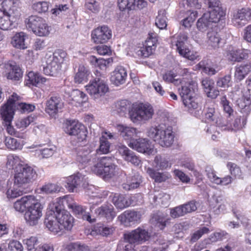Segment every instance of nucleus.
Returning <instances> with one entry per match:
<instances>
[{"label": "nucleus", "instance_id": "38", "mask_svg": "<svg viewBox=\"0 0 251 251\" xmlns=\"http://www.w3.org/2000/svg\"><path fill=\"white\" fill-rule=\"evenodd\" d=\"M251 71L250 64H241L235 68L234 73L235 79L236 81H240Z\"/></svg>", "mask_w": 251, "mask_h": 251}, {"label": "nucleus", "instance_id": "6", "mask_svg": "<svg viewBox=\"0 0 251 251\" xmlns=\"http://www.w3.org/2000/svg\"><path fill=\"white\" fill-rule=\"evenodd\" d=\"M66 53L62 50L55 51L46 60V66L43 67V73L46 75H56L61 69V64L63 63Z\"/></svg>", "mask_w": 251, "mask_h": 251}, {"label": "nucleus", "instance_id": "52", "mask_svg": "<svg viewBox=\"0 0 251 251\" xmlns=\"http://www.w3.org/2000/svg\"><path fill=\"white\" fill-rule=\"evenodd\" d=\"M154 162L155 167L158 169L164 170L171 167V163H169L168 159L160 155L155 156Z\"/></svg>", "mask_w": 251, "mask_h": 251}, {"label": "nucleus", "instance_id": "28", "mask_svg": "<svg viewBox=\"0 0 251 251\" xmlns=\"http://www.w3.org/2000/svg\"><path fill=\"white\" fill-rule=\"evenodd\" d=\"M204 3L210 9L207 13L212 16H216L220 18L225 14L222 7V4L219 0H204Z\"/></svg>", "mask_w": 251, "mask_h": 251}, {"label": "nucleus", "instance_id": "33", "mask_svg": "<svg viewBox=\"0 0 251 251\" xmlns=\"http://www.w3.org/2000/svg\"><path fill=\"white\" fill-rule=\"evenodd\" d=\"M112 201L114 205L119 209H124L132 204L131 200L124 195L118 193L111 194Z\"/></svg>", "mask_w": 251, "mask_h": 251}, {"label": "nucleus", "instance_id": "40", "mask_svg": "<svg viewBox=\"0 0 251 251\" xmlns=\"http://www.w3.org/2000/svg\"><path fill=\"white\" fill-rule=\"evenodd\" d=\"M147 173L151 178L154 180L155 182L157 183L164 182L170 177V175L168 173L158 172L151 168L147 169Z\"/></svg>", "mask_w": 251, "mask_h": 251}, {"label": "nucleus", "instance_id": "8", "mask_svg": "<svg viewBox=\"0 0 251 251\" xmlns=\"http://www.w3.org/2000/svg\"><path fill=\"white\" fill-rule=\"evenodd\" d=\"M26 26L39 36H46L49 34V26L46 21L36 15H32L26 20Z\"/></svg>", "mask_w": 251, "mask_h": 251}, {"label": "nucleus", "instance_id": "22", "mask_svg": "<svg viewBox=\"0 0 251 251\" xmlns=\"http://www.w3.org/2000/svg\"><path fill=\"white\" fill-rule=\"evenodd\" d=\"M250 21H251V8L249 7L238 9L233 15L234 24H237L240 26H244Z\"/></svg>", "mask_w": 251, "mask_h": 251}, {"label": "nucleus", "instance_id": "49", "mask_svg": "<svg viewBox=\"0 0 251 251\" xmlns=\"http://www.w3.org/2000/svg\"><path fill=\"white\" fill-rule=\"evenodd\" d=\"M208 43L213 48L219 47L221 38L219 34L214 30L209 31L207 34Z\"/></svg>", "mask_w": 251, "mask_h": 251}, {"label": "nucleus", "instance_id": "25", "mask_svg": "<svg viewBox=\"0 0 251 251\" xmlns=\"http://www.w3.org/2000/svg\"><path fill=\"white\" fill-rule=\"evenodd\" d=\"M178 90L183 102L189 99L196 96L198 89L196 84L192 81L185 85L182 86Z\"/></svg>", "mask_w": 251, "mask_h": 251}, {"label": "nucleus", "instance_id": "50", "mask_svg": "<svg viewBox=\"0 0 251 251\" xmlns=\"http://www.w3.org/2000/svg\"><path fill=\"white\" fill-rule=\"evenodd\" d=\"M205 118L210 121L215 123L218 120H222V118L219 117V114L216 112L215 108L213 105L208 107L206 109V112L205 113Z\"/></svg>", "mask_w": 251, "mask_h": 251}, {"label": "nucleus", "instance_id": "21", "mask_svg": "<svg viewBox=\"0 0 251 251\" xmlns=\"http://www.w3.org/2000/svg\"><path fill=\"white\" fill-rule=\"evenodd\" d=\"M128 146L132 149L141 153L148 154L151 153L152 148L150 141L146 138L135 139L133 142H129Z\"/></svg>", "mask_w": 251, "mask_h": 251}, {"label": "nucleus", "instance_id": "35", "mask_svg": "<svg viewBox=\"0 0 251 251\" xmlns=\"http://www.w3.org/2000/svg\"><path fill=\"white\" fill-rule=\"evenodd\" d=\"M198 68L201 70L202 72L208 75H215L218 72L219 69L217 65H214L208 59H203L197 65Z\"/></svg>", "mask_w": 251, "mask_h": 251}, {"label": "nucleus", "instance_id": "13", "mask_svg": "<svg viewBox=\"0 0 251 251\" xmlns=\"http://www.w3.org/2000/svg\"><path fill=\"white\" fill-rule=\"evenodd\" d=\"M76 159L81 164H95L99 157L87 146H78L75 149Z\"/></svg>", "mask_w": 251, "mask_h": 251}, {"label": "nucleus", "instance_id": "1", "mask_svg": "<svg viewBox=\"0 0 251 251\" xmlns=\"http://www.w3.org/2000/svg\"><path fill=\"white\" fill-rule=\"evenodd\" d=\"M115 161L113 157H99L96 163L93 164L91 170L94 173L101 176L104 179H109L118 174L119 168L115 164Z\"/></svg>", "mask_w": 251, "mask_h": 251}, {"label": "nucleus", "instance_id": "34", "mask_svg": "<svg viewBox=\"0 0 251 251\" xmlns=\"http://www.w3.org/2000/svg\"><path fill=\"white\" fill-rule=\"evenodd\" d=\"M58 222L61 230H71L73 226L74 218L67 212H64L57 215Z\"/></svg>", "mask_w": 251, "mask_h": 251}, {"label": "nucleus", "instance_id": "60", "mask_svg": "<svg viewBox=\"0 0 251 251\" xmlns=\"http://www.w3.org/2000/svg\"><path fill=\"white\" fill-rule=\"evenodd\" d=\"M32 9L39 13H46L48 11L49 3L47 1H39L34 3Z\"/></svg>", "mask_w": 251, "mask_h": 251}, {"label": "nucleus", "instance_id": "43", "mask_svg": "<svg viewBox=\"0 0 251 251\" xmlns=\"http://www.w3.org/2000/svg\"><path fill=\"white\" fill-rule=\"evenodd\" d=\"M1 9H0L4 14H11L17 16L18 12L17 8L14 5V0H4L1 3Z\"/></svg>", "mask_w": 251, "mask_h": 251}, {"label": "nucleus", "instance_id": "17", "mask_svg": "<svg viewBox=\"0 0 251 251\" xmlns=\"http://www.w3.org/2000/svg\"><path fill=\"white\" fill-rule=\"evenodd\" d=\"M221 18L216 16H212L210 14L205 13L197 22V28L202 32L212 28L214 23L219 21Z\"/></svg>", "mask_w": 251, "mask_h": 251}, {"label": "nucleus", "instance_id": "47", "mask_svg": "<svg viewBox=\"0 0 251 251\" xmlns=\"http://www.w3.org/2000/svg\"><path fill=\"white\" fill-rule=\"evenodd\" d=\"M4 144L8 149L11 150H21L23 146L20 140L11 137H6L4 140Z\"/></svg>", "mask_w": 251, "mask_h": 251}, {"label": "nucleus", "instance_id": "32", "mask_svg": "<svg viewBox=\"0 0 251 251\" xmlns=\"http://www.w3.org/2000/svg\"><path fill=\"white\" fill-rule=\"evenodd\" d=\"M141 217L140 212L131 210H126L122 214L119 216L118 219L125 224L130 223L138 222Z\"/></svg>", "mask_w": 251, "mask_h": 251}, {"label": "nucleus", "instance_id": "24", "mask_svg": "<svg viewBox=\"0 0 251 251\" xmlns=\"http://www.w3.org/2000/svg\"><path fill=\"white\" fill-rule=\"evenodd\" d=\"M44 224L49 230L54 233H57L61 230L57 216L53 215L52 212L47 211Z\"/></svg>", "mask_w": 251, "mask_h": 251}, {"label": "nucleus", "instance_id": "14", "mask_svg": "<svg viewBox=\"0 0 251 251\" xmlns=\"http://www.w3.org/2000/svg\"><path fill=\"white\" fill-rule=\"evenodd\" d=\"M65 187L68 188L70 192H74L77 188L82 187L86 189L87 195H89L87 190H91L94 188L92 185H89L85 180L84 177L80 174L69 176L66 180Z\"/></svg>", "mask_w": 251, "mask_h": 251}, {"label": "nucleus", "instance_id": "36", "mask_svg": "<svg viewBox=\"0 0 251 251\" xmlns=\"http://www.w3.org/2000/svg\"><path fill=\"white\" fill-rule=\"evenodd\" d=\"M34 196L28 195L23 197L20 199L15 202L14 207L15 210L20 212H23L27 210V208L33 199Z\"/></svg>", "mask_w": 251, "mask_h": 251}, {"label": "nucleus", "instance_id": "26", "mask_svg": "<svg viewBox=\"0 0 251 251\" xmlns=\"http://www.w3.org/2000/svg\"><path fill=\"white\" fill-rule=\"evenodd\" d=\"M127 77V72L123 66H117L111 73L110 78L112 83L116 86L124 84Z\"/></svg>", "mask_w": 251, "mask_h": 251}, {"label": "nucleus", "instance_id": "16", "mask_svg": "<svg viewBox=\"0 0 251 251\" xmlns=\"http://www.w3.org/2000/svg\"><path fill=\"white\" fill-rule=\"evenodd\" d=\"M197 201H191L183 204L172 208L170 215L173 218H177L195 211L197 209Z\"/></svg>", "mask_w": 251, "mask_h": 251}, {"label": "nucleus", "instance_id": "18", "mask_svg": "<svg viewBox=\"0 0 251 251\" xmlns=\"http://www.w3.org/2000/svg\"><path fill=\"white\" fill-rule=\"evenodd\" d=\"M183 104L188 108V110L191 114L198 118L201 117L202 110L200 98L196 95L184 101Z\"/></svg>", "mask_w": 251, "mask_h": 251}, {"label": "nucleus", "instance_id": "44", "mask_svg": "<svg viewBox=\"0 0 251 251\" xmlns=\"http://www.w3.org/2000/svg\"><path fill=\"white\" fill-rule=\"evenodd\" d=\"M25 80L26 81V84L37 86L40 84H43L45 82L46 78L41 76L39 74L30 72L27 74Z\"/></svg>", "mask_w": 251, "mask_h": 251}, {"label": "nucleus", "instance_id": "20", "mask_svg": "<svg viewBox=\"0 0 251 251\" xmlns=\"http://www.w3.org/2000/svg\"><path fill=\"white\" fill-rule=\"evenodd\" d=\"M95 213L100 218H104L108 222L112 221L116 216V212L112 205L110 203L104 204L97 208Z\"/></svg>", "mask_w": 251, "mask_h": 251}, {"label": "nucleus", "instance_id": "55", "mask_svg": "<svg viewBox=\"0 0 251 251\" xmlns=\"http://www.w3.org/2000/svg\"><path fill=\"white\" fill-rule=\"evenodd\" d=\"M221 103L222 105L225 113L226 114V118L233 116L234 115V110L230 104V102L227 100L226 96H223L221 98Z\"/></svg>", "mask_w": 251, "mask_h": 251}, {"label": "nucleus", "instance_id": "37", "mask_svg": "<svg viewBox=\"0 0 251 251\" xmlns=\"http://www.w3.org/2000/svg\"><path fill=\"white\" fill-rule=\"evenodd\" d=\"M26 37V34L23 32L17 33L12 38L11 44L16 49H25L27 48V46L25 43Z\"/></svg>", "mask_w": 251, "mask_h": 251}, {"label": "nucleus", "instance_id": "10", "mask_svg": "<svg viewBox=\"0 0 251 251\" xmlns=\"http://www.w3.org/2000/svg\"><path fill=\"white\" fill-rule=\"evenodd\" d=\"M153 113V109L150 104L140 103L129 112V117L133 122L136 123L150 120L152 118Z\"/></svg>", "mask_w": 251, "mask_h": 251}, {"label": "nucleus", "instance_id": "4", "mask_svg": "<svg viewBox=\"0 0 251 251\" xmlns=\"http://www.w3.org/2000/svg\"><path fill=\"white\" fill-rule=\"evenodd\" d=\"M96 77L87 85L86 90L94 100H98L103 96L108 90V87L105 80V75L96 71Z\"/></svg>", "mask_w": 251, "mask_h": 251}, {"label": "nucleus", "instance_id": "63", "mask_svg": "<svg viewBox=\"0 0 251 251\" xmlns=\"http://www.w3.org/2000/svg\"><path fill=\"white\" fill-rule=\"evenodd\" d=\"M18 164L21 163L19 162V158L18 156L13 155H9L7 156L6 163L7 168L15 170V167Z\"/></svg>", "mask_w": 251, "mask_h": 251}, {"label": "nucleus", "instance_id": "7", "mask_svg": "<svg viewBox=\"0 0 251 251\" xmlns=\"http://www.w3.org/2000/svg\"><path fill=\"white\" fill-rule=\"evenodd\" d=\"M187 39V35L180 34L174 39L172 44L176 47V50L180 55L192 61L199 59L198 53L190 50L188 48L186 45Z\"/></svg>", "mask_w": 251, "mask_h": 251}, {"label": "nucleus", "instance_id": "59", "mask_svg": "<svg viewBox=\"0 0 251 251\" xmlns=\"http://www.w3.org/2000/svg\"><path fill=\"white\" fill-rule=\"evenodd\" d=\"M164 11H161L158 12V15L156 18L155 25L159 29H165L167 25L166 22V17L164 13Z\"/></svg>", "mask_w": 251, "mask_h": 251}, {"label": "nucleus", "instance_id": "48", "mask_svg": "<svg viewBox=\"0 0 251 251\" xmlns=\"http://www.w3.org/2000/svg\"><path fill=\"white\" fill-rule=\"evenodd\" d=\"M100 143L99 149L94 152L97 156L99 153L106 154L109 152L110 143L103 136L100 138Z\"/></svg>", "mask_w": 251, "mask_h": 251}, {"label": "nucleus", "instance_id": "58", "mask_svg": "<svg viewBox=\"0 0 251 251\" xmlns=\"http://www.w3.org/2000/svg\"><path fill=\"white\" fill-rule=\"evenodd\" d=\"M153 201L154 202H158L165 207L169 205L170 200V195L167 194L160 193L158 196H154Z\"/></svg>", "mask_w": 251, "mask_h": 251}, {"label": "nucleus", "instance_id": "62", "mask_svg": "<svg viewBox=\"0 0 251 251\" xmlns=\"http://www.w3.org/2000/svg\"><path fill=\"white\" fill-rule=\"evenodd\" d=\"M227 234L228 233L225 230H218L211 234L209 237V239L211 242H216L226 238Z\"/></svg>", "mask_w": 251, "mask_h": 251}, {"label": "nucleus", "instance_id": "39", "mask_svg": "<svg viewBox=\"0 0 251 251\" xmlns=\"http://www.w3.org/2000/svg\"><path fill=\"white\" fill-rule=\"evenodd\" d=\"M131 104L127 100H121L115 103V111L120 116H125L131 112Z\"/></svg>", "mask_w": 251, "mask_h": 251}, {"label": "nucleus", "instance_id": "45", "mask_svg": "<svg viewBox=\"0 0 251 251\" xmlns=\"http://www.w3.org/2000/svg\"><path fill=\"white\" fill-rule=\"evenodd\" d=\"M10 71L6 74L7 79L12 81H19L23 76V72L21 68L17 65L9 66Z\"/></svg>", "mask_w": 251, "mask_h": 251}, {"label": "nucleus", "instance_id": "42", "mask_svg": "<svg viewBox=\"0 0 251 251\" xmlns=\"http://www.w3.org/2000/svg\"><path fill=\"white\" fill-rule=\"evenodd\" d=\"M251 94H247L236 100V104L240 108L241 112L247 113L249 111L250 105L251 104Z\"/></svg>", "mask_w": 251, "mask_h": 251}, {"label": "nucleus", "instance_id": "61", "mask_svg": "<svg viewBox=\"0 0 251 251\" xmlns=\"http://www.w3.org/2000/svg\"><path fill=\"white\" fill-rule=\"evenodd\" d=\"M231 80V75H226L223 77L218 78L216 81V85L219 87L228 88L230 86Z\"/></svg>", "mask_w": 251, "mask_h": 251}, {"label": "nucleus", "instance_id": "57", "mask_svg": "<svg viewBox=\"0 0 251 251\" xmlns=\"http://www.w3.org/2000/svg\"><path fill=\"white\" fill-rule=\"evenodd\" d=\"M118 5L121 11L135 8V0H117Z\"/></svg>", "mask_w": 251, "mask_h": 251}, {"label": "nucleus", "instance_id": "12", "mask_svg": "<svg viewBox=\"0 0 251 251\" xmlns=\"http://www.w3.org/2000/svg\"><path fill=\"white\" fill-rule=\"evenodd\" d=\"M64 131L68 134L75 136L77 142L83 141L87 136V130L84 126L75 121H67Z\"/></svg>", "mask_w": 251, "mask_h": 251}, {"label": "nucleus", "instance_id": "9", "mask_svg": "<svg viewBox=\"0 0 251 251\" xmlns=\"http://www.w3.org/2000/svg\"><path fill=\"white\" fill-rule=\"evenodd\" d=\"M246 117H242L241 116L234 117L233 115L227 117L226 120L222 118V120L217 121L216 125L223 130L236 131L241 129L246 125Z\"/></svg>", "mask_w": 251, "mask_h": 251}, {"label": "nucleus", "instance_id": "31", "mask_svg": "<svg viewBox=\"0 0 251 251\" xmlns=\"http://www.w3.org/2000/svg\"><path fill=\"white\" fill-rule=\"evenodd\" d=\"M169 219L166 213L161 211H157L152 214L151 219V223L156 227L163 230L166 226V223Z\"/></svg>", "mask_w": 251, "mask_h": 251}, {"label": "nucleus", "instance_id": "51", "mask_svg": "<svg viewBox=\"0 0 251 251\" xmlns=\"http://www.w3.org/2000/svg\"><path fill=\"white\" fill-rule=\"evenodd\" d=\"M61 187L56 184L48 183L45 184L41 188V191L43 193L50 194L56 193L60 191Z\"/></svg>", "mask_w": 251, "mask_h": 251}, {"label": "nucleus", "instance_id": "2", "mask_svg": "<svg viewBox=\"0 0 251 251\" xmlns=\"http://www.w3.org/2000/svg\"><path fill=\"white\" fill-rule=\"evenodd\" d=\"M147 135L162 147H169L174 141L175 135L172 126H151L147 129Z\"/></svg>", "mask_w": 251, "mask_h": 251}, {"label": "nucleus", "instance_id": "41", "mask_svg": "<svg viewBox=\"0 0 251 251\" xmlns=\"http://www.w3.org/2000/svg\"><path fill=\"white\" fill-rule=\"evenodd\" d=\"M89 71L88 68L84 65H79L78 72L75 76V83H81L86 82L88 79L89 75Z\"/></svg>", "mask_w": 251, "mask_h": 251}, {"label": "nucleus", "instance_id": "15", "mask_svg": "<svg viewBox=\"0 0 251 251\" xmlns=\"http://www.w3.org/2000/svg\"><path fill=\"white\" fill-rule=\"evenodd\" d=\"M111 37V30L106 25L98 27L91 32L92 39L96 44L105 43Z\"/></svg>", "mask_w": 251, "mask_h": 251}, {"label": "nucleus", "instance_id": "5", "mask_svg": "<svg viewBox=\"0 0 251 251\" xmlns=\"http://www.w3.org/2000/svg\"><path fill=\"white\" fill-rule=\"evenodd\" d=\"M19 97L16 94L13 93L9 98L6 103L0 109V114L5 125L7 127V131L11 135L14 133V128L11 126V122L14 114V107L17 104L16 101L18 100Z\"/></svg>", "mask_w": 251, "mask_h": 251}, {"label": "nucleus", "instance_id": "64", "mask_svg": "<svg viewBox=\"0 0 251 251\" xmlns=\"http://www.w3.org/2000/svg\"><path fill=\"white\" fill-rule=\"evenodd\" d=\"M85 6L87 9L93 13H98L100 10L99 3L95 0H91L86 2Z\"/></svg>", "mask_w": 251, "mask_h": 251}, {"label": "nucleus", "instance_id": "11", "mask_svg": "<svg viewBox=\"0 0 251 251\" xmlns=\"http://www.w3.org/2000/svg\"><path fill=\"white\" fill-rule=\"evenodd\" d=\"M31 201L25 212V218L30 226H34L38 223L39 219L42 215L43 206L34 197Z\"/></svg>", "mask_w": 251, "mask_h": 251}, {"label": "nucleus", "instance_id": "3", "mask_svg": "<svg viewBox=\"0 0 251 251\" xmlns=\"http://www.w3.org/2000/svg\"><path fill=\"white\" fill-rule=\"evenodd\" d=\"M37 177L35 170L27 164H18L15 168L14 184L18 187L32 182Z\"/></svg>", "mask_w": 251, "mask_h": 251}, {"label": "nucleus", "instance_id": "29", "mask_svg": "<svg viewBox=\"0 0 251 251\" xmlns=\"http://www.w3.org/2000/svg\"><path fill=\"white\" fill-rule=\"evenodd\" d=\"M16 16L0 13V28L3 30H9L14 28L15 25Z\"/></svg>", "mask_w": 251, "mask_h": 251}, {"label": "nucleus", "instance_id": "46", "mask_svg": "<svg viewBox=\"0 0 251 251\" xmlns=\"http://www.w3.org/2000/svg\"><path fill=\"white\" fill-rule=\"evenodd\" d=\"M229 56L232 61L240 62L248 56V53L243 49H233L230 51Z\"/></svg>", "mask_w": 251, "mask_h": 251}, {"label": "nucleus", "instance_id": "30", "mask_svg": "<svg viewBox=\"0 0 251 251\" xmlns=\"http://www.w3.org/2000/svg\"><path fill=\"white\" fill-rule=\"evenodd\" d=\"M68 206L78 218L85 220L91 223L95 221V219L94 218L92 219L90 214L89 213H87L85 209L82 206L73 202L68 203Z\"/></svg>", "mask_w": 251, "mask_h": 251}, {"label": "nucleus", "instance_id": "56", "mask_svg": "<svg viewBox=\"0 0 251 251\" xmlns=\"http://www.w3.org/2000/svg\"><path fill=\"white\" fill-rule=\"evenodd\" d=\"M87 246L80 243H72L66 247V251H89Z\"/></svg>", "mask_w": 251, "mask_h": 251}, {"label": "nucleus", "instance_id": "54", "mask_svg": "<svg viewBox=\"0 0 251 251\" xmlns=\"http://www.w3.org/2000/svg\"><path fill=\"white\" fill-rule=\"evenodd\" d=\"M177 75L172 71L166 72L163 75V79L166 82L173 83L177 85L181 82V79L176 78Z\"/></svg>", "mask_w": 251, "mask_h": 251}, {"label": "nucleus", "instance_id": "23", "mask_svg": "<svg viewBox=\"0 0 251 251\" xmlns=\"http://www.w3.org/2000/svg\"><path fill=\"white\" fill-rule=\"evenodd\" d=\"M142 182V176L139 174L132 172V174L127 176L126 182L122 184V187L126 190L129 191L138 188Z\"/></svg>", "mask_w": 251, "mask_h": 251}, {"label": "nucleus", "instance_id": "27", "mask_svg": "<svg viewBox=\"0 0 251 251\" xmlns=\"http://www.w3.org/2000/svg\"><path fill=\"white\" fill-rule=\"evenodd\" d=\"M117 129L120 136L127 141V144L135 140V137L136 136V130L135 128L118 125L117 126Z\"/></svg>", "mask_w": 251, "mask_h": 251}, {"label": "nucleus", "instance_id": "19", "mask_svg": "<svg viewBox=\"0 0 251 251\" xmlns=\"http://www.w3.org/2000/svg\"><path fill=\"white\" fill-rule=\"evenodd\" d=\"M64 106V103L61 98L53 96L50 98L46 102V111L50 116H54L61 111Z\"/></svg>", "mask_w": 251, "mask_h": 251}, {"label": "nucleus", "instance_id": "53", "mask_svg": "<svg viewBox=\"0 0 251 251\" xmlns=\"http://www.w3.org/2000/svg\"><path fill=\"white\" fill-rule=\"evenodd\" d=\"M23 243L26 246L28 251H36L38 249L39 242L35 236H31L23 240Z\"/></svg>", "mask_w": 251, "mask_h": 251}]
</instances>
